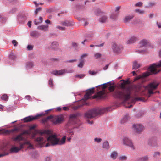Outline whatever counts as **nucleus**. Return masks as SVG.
<instances>
[{"mask_svg": "<svg viewBox=\"0 0 161 161\" xmlns=\"http://www.w3.org/2000/svg\"><path fill=\"white\" fill-rule=\"evenodd\" d=\"M123 144L126 146H127L133 149H134V147L132 141L128 137L125 136L123 138Z\"/></svg>", "mask_w": 161, "mask_h": 161, "instance_id": "obj_14", "label": "nucleus"}, {"mask_svg": "<svg viewBox=\"0 0 161 161\" xmlns=\"http://www.w3.org/2000/svg\"><path fill=\"white\" fill-rule=\"evenodd\" d=\"M132 128L136 133L140 134L143 131L144 127L141 124H136L132 125Z\"/></svg>", "mask_w": 161, "mask_h": 161, "instance_id": "obj_12", "label": "nucleus"}, {"mask_svg": "<svg viewBox=\"0 0 161 161\" xmlns=\"http://www.w3.org/2000/svg\"><path fill=\"white\" fill-rule=\"evenodd\" d=\"M161 60L159 63H156L151 64L148 69L147 72L143 74V77H146L151 74H155L158 73L160 70Z\"/></svg>", "mask_w": 161, "mask_h": 161, "instance_id": "obj_5", "label": "nucleus"}, {"mask_svg": "<svg viewBox=\"0 0 161 161\" xmlns=\"http://www.w3.org/2000/svg\"><path fill=\"white\" fill-rule=\"evenodd\" d=\"M128 117L127 116H125L121 120V123L122 124H124L128 120Z\"/></svg>", "mask_w": 161, "mask_h": 161, "instance_id": "obj_38", "label": "nucleus"}, {"mask_svg": "<svg viewBox=\"0 0 161 161\" xmlns=\"http://www.w3.org/2000/svg\"><path fill=\"white\" fill-rule=\"evenodd\" d=\"M140 67V64H138L135 61L133 63L132 68L133 69H137Z\"/></svg>", "mask_w": 161, "mask_h": 161, "instance_id": "obj_29", "label": "nucleus"}, {"mask_svg": "<svg viewBox=\"0 0 161 161\" xmlns=\"http://www.w3.org/2000/svg\"><path fill=\"white\" fill-rule=\"evenodd\" d=\"M0 21L2 22V23H3L6 21V19L4 17L0 15Z\"/></svg>", "mask_w": 161, "mask_h": 161, "instance_id": "obj_48", "label": "nucleus"}, {"mask_svg": "<svg viewBox=\"0 0 161 161\" xmlns=\"http://www.w3.org/2000/svg\"><path fill=\"white\" fill-rule=\"evenodd\" d=\"M48 25H42L38 26L37 29L41 31H46L48 30Z\"/></svg>", "mask_w": 161, "mask_h": 161, "instance_id": "obj_20", "label": "nucleus"}, {"mask_svg": "<svg viewBox=\"0 0 161 161\" xmlns=\"http://www.w3.org/2000/svg\"><path fill=\"white\" fill-rule=\"evenodd\" d=\"M137 52L139 53H145L147 52V50L145 49L141 50L138 49L137 50Z\"/></svg>", "mask_w": 161, "mask_h": 161, "instance_id": "obj_45", "label": "nucleus"}, {"mask_svg": "<svg viewBox=\"0 0 161 161\" xmlns=\"http://www.w3.org/2000/svg\"><path fill=\"white\" fill-rule=\"evenodd\" d=\"M109 109V108H107L92 109L88 111L85 114V117L88 119L94 118L98 115L108 111Z\"/></svg>", "mask_w": 161, "mask_h": 161, "instance_id": "obj_6", "label": "nucleus"}, {"mask_svg": "<svg viewBox=\"0 0 161 161\" xmlns=\"http://www.w3.org/2000/svg\"><path fill=\"white\" fill-rule=\"evenodd\" d=\"M148 41L146 39H143L141 40L140 42L139 48L143 47L145 48L149 44Z\"/></svg>", "mask_w": 161, "mask_h": 161, "instance_id": "obj_18", "label": "nucleus"}, {"mask_svg": "<svg viewBox=\"0 0 161 161\" xmlns=\"http://www.w3.org/2000/svg\"><path fill=\"white\" fill-rule=\"evenodd\" d=\"M150 141L151 142L154 141L155 142L156 141V139L155 137H152L150 139Z\"/></svg>", "mask_w": 161, "mask_h": 161, "instance_id": "obj_63", "label": "nucleus"}, {"mask_svg": "<svg viewBox=\"0 0 161 161\" xmlns=\"http://www.w3.org/2000/svg\"><path fill=\"white\" fill-rule=\"evenodd\" d=\"M133 18V17L131 16H127L125 17L124 19V22L125 23H127L131 19Z\"/></svg>", "mask_w": 161, "mask_h": 161, "instance_id": "obj_35", "label": "nucleus"}, {"mask_svg": "<svg viewBox=\"0 0 161 161\" xmlns=\"http://www.w3.org/2000/svg\"><path fill=\"white\" fill-rule=\"evenodd\" d=\"M156 24L159 28H161V23L158 22H157Z\"/></svg>", "mask_w": 161, "mask_h": 161, "instance_id": "obj_64", "label": "nucleus"}, {"mask_svg": "<svg viewBox=\"0 0 161 161\" xmlns=\"http://www.w3.org/2000/svg\"><path fill=\"white\" fill-rule=\"evenodd\" d=\"M61 24L67 27L71 26L72 24L69 21H65L61 23Z\"/></svg>", "mask_w": 161, "mask_h": 161, "instance_id": "obj_28", "label": "nucleus"}, {"mask_svg": "<svg viewBox=\"0 0 161 161\" xmlns=\"http://www.w3.org/2000/svg\"><path fill=\"white\" fill-rule=\"evenodd\" d=\"M135 11L138 13L139 14H144L145 12L144 10H140L138 9H135Z\"/></svg>", "mask_w": 161, "mask_h": 161, "instance_id": "obj_41", "label": "nucleus"}, {"mask_svg": "<svg viewBox=\"0 0 161 161\" xmlns=\"http://www.w3.org/2000/svg\"><path fill=\"white\" fill-rule=\"evenodd\" d=\"M56 27L57 29H58L60 30H64L65 29V28L64 27L57 26Z\"/></svg>", "mask_w": 161, "mask_h": 161, "instance_id": "obj_60", "label": "nucleus"}, {"mask_svg": "<svg viewBox=\"0 0 161 161\" xmlns=\"http://www.w3.org/2000/svg\"><path fill=\"white\" fill-rule=\"evenodd\" d=\"M89 74L91 75H94L97 74V72H95L94 71H92L89 70L88 71Z\"/></svg>", "mask_w": 161, "mask_h": 161, "instance_id": "obj_51", "label": "nucleus"}, {"mask_svg": "<svg viewBox=\"0 0 161 161\" xmlns=\"http://www.w3.org/2000/svg\"><path fill=\"white\" fill-rule=\"evenodd\" d=\"M102 54L99 53H96L94 54V56L96 59L100 58Z\"/></svg>", "mask_w": 161, "mask_h": 161, "instance_id": "obj_43", "label": "nucleus"}, {"mask_svg": "<svg viewBox=\"0 0 161 161\" xmlns=\"http://www.w3.org/2000/svg\"><path fill=\"white\" fill-rule=\"evenodd\" d=\"M107 17L105 15H103L99 19V21L101 23H104L107 21Z\"/></svg>", "mask_w": 161, "mask_h": 161, "instance_id": "obj_24", "label": "nucleus"}, {"mask_svg": "<svg viewBox=\"0 0 161 161\" xmlns=\"http://www.w3.org/2000/svg\"><path fill=\"white\" fill-rule=\"evenodd\" d=\"M95 14L97 16H99L101 13V11L99 9H96L94 11Z\"/></svg>", "mask_w": 161, "mask_h": 161, "instance_id": "obj_37", "label": "nucleus"}, {"mask_svg": "<svg viewBox=\"0 0 161 161\" xmlns=\"http://www.w3.org/2000/svg\"><path fill=\"white\" fill-rule=\"evenodd\" d=\"M68 133H69V135L71 136L74 134V132L71 130H69L68 131Z\"/></svg>", "mask_w": 161, "mask_h": 161, "instance_id": "obj_56", "label": "nucleus"}, {"mask_svg": "<svg viewBox=\"0 0 161 161\" xmlns=\"http://www.w3.org/2000/svg\"><path fill=\"white\" fill-rule=\"evenodd\" d=\"M9 58L12 60H14L16 58L15 56L12 53H10L9 55Z\"/></svg>", "mask_w": 161, "mask_h": 161, "instance_id": "obj_47", "label": "nucleus"}, {"mask_svg": "<svg viewBox=\"0 0 161 161\" xmlns=\"http://www.w3.org/2000/svg\"><path fill=\"white\" fill-rule=\"evenodd\" d=\"M49 85H50L51 87H53V82L52 80L51 79H50L49 81Z\"/></svg>", "mask_w": 161, "mask_h": 161, "instance_id": "obj_54", "label": "nucleus"}, {"mask_svg": "<svg viewBox=\"0 0 161 161\" xmlns=\"http://www.w3.org/2000/svg\"><path fill=\"white\" fill-rule=\"evenodd\" d=\"M30 35L31 37H37L39 35V34L37 31H34L30 32Z\"/></svg>", "mask_w": 161, "mask_h": 161, "instance_id": "obj_27", "label": "nucleus"}, {"mask_svg": "<svg viewBox=\"0 0 161 161\" xmlns=\"http://www.w3.org/2000/svg\"><path fill=\"white\" fill-rule=\"evenodd\" d=\"M112 48L115 52H118V47L116 44L113 43L112 44Z\"/></svg>", "mask_w": 161, "mask_h": 161, "instance_id": "obj_39", "label": "nucleus"}, {"mask_svg": "<svg viewBox=\"0 0 161 161\" xmlns=\"http://www.w3.org/2000/svg\"><path fill=\"white\" fill-rule=\"evenodd\" d=\"M103 148L105 149L108 150L110 148L109 143L108 141L104 142L102 145Z\"/></svg>", "mask_w": 161, "mask_h": 161, "instance_id": "obj_25", "label": "nucleus"}, {"mask_svg": "<svg viewBox=\"0 0 161 161\" xmlns=\"http://www.w3.org/2000/svg\"><path fill=\"white\" fill-rule=\"evenodd\" d=\"M37 133L40 135H49L47 138V140L48 142L45 145V146L46 147L50 146H54L57 145H62L64 144L66 142V136H64L61 140L57 138L55 135H50L51 132L49 130H37Z\"/></svg>", "mask_w": 161, "mask_h": 161, "instance_id": "obj_3", "label": "nucleus"}, {"mask_svg": "<svg viewBox=\"0 0 161 161\" xmlns=\"http://www.w3.org/2000/svg\"><path fill=\"white\" fill-rule=\"evenodd\" d=\"M14 141L17 142V143L19 145V147L13 146L10 149V151L11 153H17L22 149L25 146L27 145L26 144H29V142L27 141L22 142L19 141Z\"/></svg>", "mask_w": 161, "mask_h": 161, "instance_id": "obj_8", "label": "nucleus"}, {"mask_svg": "<svg viewBox=\"0 0 161 161\" xmlns=\"http://www.w3.org/2000/svg\"><path fill=\"white\" fill-rule=\"evenodd\" d=\"M108 85H110V86L108 87V90L110 92H112L114 90L115 87L114 86L112 85L111 82L110 81L100 85L99 86H101V87H102V89H103L105 88ZM99 86H97L96 87H97Z\"/></svg>", "mask_w": 161, "mask_h": 161, "instance_id": "obj_15", "label": "nucleus"}, {"mask_svg": "<svg viewBox=\"0 0 161 161\" xmlns=\"http://www.w3.org/2000/svg\"><path fill=\"white\" fill-rule=\"evenodd\" d=\"M72 70H70L68 71L66 69H63L59 70H55L51 72V73L56 75H59L64 74L65 73H70L73 72Z\"/></svg>", "mask_w": 161, "mask_h": 161, "instance_id": "obj_13", "label": "nucleus"}, {"mask_svg": "<svg viewBox=\"0 0 161 161\" xmlns=\"http://www.w3.org/2000/svg\"><path fill=\"white\" fill-rule=\"evenodd\" d=\"M127 84L125 82L121 83L120 84V86L121 90H115L113 93L114 97L123 100L124 102H125L131 98V89L135 92H137L140 89L139 87L136 85H134L131 87L130 86L126 87L125 85Z\"/></svg>", "mask_w": 161, "mask_h": 161, "instance_id": "obj_1", "label": "nucleus"}, {"mask_svg": "<svg viewBox=\"0 0 161 161\" xmlns=\"http://www.w3.org/2000/svg\"><path fill=\"white\" fill-rule=\"evenodd\" d=\"M12 43L13 44L14 46H17V43H18L17 41L14 40H12Z\"/></svg>", "mask_w": 161, "mask_h": 161, "instance_id": "obj_55", "label": "nucleus"}, {"mask_svg": "<svg viewBox=\"0 0 161 161\" xmlns=\"http://www.w3.org/2000/svg\"><path fill=\"white\" fill-rule=\"evenodd\" d=\"M97 97L101 98H105L106 96V94L104 91H100L99 92L97 95L96 96Z\"/></svg>", "mask_w": 161, "mask_h": 161, "instance_id": "obj_19", "label": "nucleus"}, {"mask_svg": "<svg viewBox=\"0 0 161 161\" xmlns=\"http://www.w3.org/2000/svg\"><path fill=\"white\" fill-rule=\"evenodd\" d=\"M160 153L159 152H154L153 154V156L155 158L160 156Z\"/></svg>", "mask_w": 161, "mask_h": 161, "instance_id": "obj_46", "label": "nucleus"}, {"mask_svg": "<svg viewBox=\"0 0 161 161\" xmlns=\"http://www.w3.org/2000/svg\"><path fill=\"white\" fill-rule=\"evenodd\" d=\"M118 155V154L116 151H113L110 154V157L113 160H115L117 158Z\"/></svg>", "mask_w": 161, "mask_h": 161, "instance_id": "obj_21", "label": "nucleus"}, {"mask_svg": "<svg viewBox=\"0 0 161 161\" xmlns=\"http://www.w3.org/2000/svg\"><path fill=\"white\" fill-rule=\"evenodd\" d=\"M37 133L40 135H49L47 138V140L48 142L45 145V146L46 147L50 146H54L57 145H62L64 144L66 142V136H64L61 140L57 138L55 135H50L51 132L49 130H37Z\"/></svg>", "mask_w": 161, "mask_h": 161, "instance_id": "obj_2", "label": "nucleus"}, {"mask_svg": "<svg viewBox=\"0 0 161 161\" xmlns=\"http://www.w3.org/2000/svg\"><path fill=\"white\" fill-rule=\"evenodd\" d=\"M87 54H86V53H85V54H82L80 57V60H82V59L83 58L87 56Z\"/></svg>", "mask_w": 161, "mask_h": 161, "instance_id": "obj_57", "label": "nucleus"}, {"mask_svg": "<svg viewBox=\"0 0 161 161\" xmlns=\"http://www.w3.org/2000/svg\"><path fill=\"white\" fill-rule=\"evenodd\" d=\"M1 98L2 100L7 101L8 99V97L6 94H4L1 97Z\"/></svg>", "mask_w": 161, "mask_h": 161, "instance_id": "obj_36", "label": "nucleus"}, {"mask_svg": "<svg viewBox=\"0 0 161 161\" xmlns=\"http://www.w3.org/2000/svg\"><path fill=\"white\" fill-rule=\"evenodd\" d=\"M53 117V115H51L49 116H47V117L45 118L42 119L41 121V123L43 124H44L45 123L47 122L48 120L49 119H52Z\"/></svg>", "mask_w": 161, "mask_h": 161, "instance_id": "obj_22", "label": "nucleus"}, {"mask_svg": "<svg viewBox=\"0 0 161 161\" xmlns=\"http://www.w3.org/2000/svg\"><path fill=\"white\" fill-rule=\"evenodd\" d=\"M80 60V62L79 64L78 65V67L79 68H82L83 67V64L84 61L83 60Z\"/></svg>", "mask_w": 161, "mask_h": 161, "instance_id": "obj_40", "label": "nucleus"}, {"mask_svg": "<svg viewBox=\"0 0 161 161\" xmlns=\"http://www.w3.org/2000/svg\"><path fill=\"white\" fill-rule=\"evenodd\" d=\"M24 134L29 135L30 132L28 131L25 130L20 134L16 136L13 137L12 140L13 141H23V142H25L26 141H28L29 144H26L27 145H28L27 148L31 149H33V145L31 143L30 141L23 136Z\"/></svg>", "mask_w": 161, "mask_h": 161, "instance_id": "obj_7", "label": "nucleus"}, {"mask_svg": "<svg viewBox=\"0 0 161 161\" xmlns=\"http://www.w3.org/2000/svg\"><path fill=\"white\" fill-rule=\"evenodd\" d=\"M158 85V84L156 82H153L150 83L147 86L149 94H151L157 92L158 93V91H156L155 92H154L153 91V90L157 88Z\"/></svg>", "mask_w": 161, "mask_h": 161, "instance_id": "obj_11", "label": "nucleus"}, {"mask_svg": "<svg viewBox=\"0 0 161 161\" xmlns=\"http://www.w3.org/2000/svg\"><path fill=\"white\" fill-rule=\"evenodd\" d=\"M76 61H77V60L76 59H72V60H68L67 61V62H69V63H73L74 62H75Z\"/></svg>", "mask_w": 161, "mask_h": 161, "instance_id": "obj_61", "label": "nucleus"}, {"mask_svg": "<svg viewBox=\"0 0 161 161\" xmlns=\"http://www.w3.org/2000/svg\"><path fill=\"white\" fill-rule=\"evenodd\" d=\"M16 10V8H13L12 9H11V10H10V11L9 12V13L10 14H12L14 12H15Z\"/></svg>", "mask_w": 161, "mask_h": 161, "instance_id": "obj_58", "label": "nucleus"}, {"mask_svg": "<svg viewBox=\"0 0 161 161\" xmlns=\"http://www.w3.org/2000/svg\"><path fill=\"white\" fill-rule=\"evenodd\" d=\"M149 158L148 156L146 155L140 158H139V160L140 161H147L148 160Z\"/></svg>", "mask_w": 161, "mask_h": 161, "instance_id": "obj_32", "label": "nucleus"}, {"mask_svg": "<svg viewBox=\"0 0 161 161\" xmlns=\"http://www.w3.org/2000/svg\"><path fill=\"white\" fill-rule=\"evenodd\" d=\"M138 100H142L143 101L145 102V100H142V99L140 97H136L134 99H133L132 100V102H136V101H138Z\"/></svg>", "mask_w": 161, "mask_h": 161, "instance_id": "obj_50", "label": "nucleus"}, {"mask_svg": "<svg viewBox=\"0 0 161 161\" xmlns=\"http://www.w3.org/2000/svg\"><path fill=\"white\" fill-rule=\"evenodd\" d=\"M94 87L90 89L85 94L84 97L83 98V100H86L89 98L90 95L94 93Z\"/></svg>", "mask_w": 161, "mask_h": 161, "instance_id": "obj_16", "label": "nucleus"}, {"mask_svg": "<svg viewBox=\"0 0 161 161\" xmlns=\"http://www.w3.org/2000/svg\"><path fill=\"white\" fill-rule=\"evenodd\" d=\"M34 66L33 63L32 62H28L27 63L26 65V68L27 69H30L32 68Z\"/></svg>", "mask_w": 161, "mask_h": 161, "instance_id": "obj_31", "label": "nucleus"}, {"mask_svg": "<svg viewBox=\"0 0 161 161\" xmlns=\"http://www.w3.org/2000/svg\"><path fill=\"white\" fill-rule=\"evenodd\" d=\"M119 159L121 161H125L127 160V157L125 155H121L119 156Z\"/></svg>", "mask_w": 161, "mask_h": 161, "instance_id": "obj_30", "label": "nucleus"}, {"mask_svg": "<svg viewBox=\"0 0 161 161\" xmlns=\"http://www.w3.org/2000/svg\"><path fill=\"white\" fill-rule=\"evenodd\" d=\"M64 120V117L63 115L60 114L55 116H53L52 119V122L54 125L59 124Z\"/></svg>", "mask_w": 161, "mask_h": 161, "instance_id": "obj_10", "label": "nucleus"}, {"mask_svg": "<svg viewBox=\"0 0 161 161\" xmlns=\"http://www.w3.org/2000/svg\"><path fill=\"white\" fill-rule=\"evenodd\" d=\"M36 141L37 142V146L38 147H42L44 146L43 138L42 137H38L35 139Z\"/></svg>", "mask_w": 161, "mask_h": 161, "instance_id": "obj_17", "label": "nucleus"}, {"mask_svg": "<svg viewBox=\"0 0 161 161\" xmlns=\"http://www.w3.org/2000/svg\"><path fill=\"white\" fill-rule=\"evenodd\" d=\"M117 17V15L115 13L112 14L110 17V18L113 20L116 19Z\"/></svg>", "mask_w": 161, "mask_h": 161, "instance_id": "obj_34", "label": "nucleus"}, {"mask_svg": "<svg viewBox=\"0 0 161 161\" xmlns=\"http://www.w3.org/2000/svg\"><path fill=\"white\" fill-rule=\"evenodd\" d=\"M85 76V75L84 74H81L78 75H75V77H76L77 78H79L80 79H82Z\"/></svg>", "mask_w": 161, "mask_h": 161, "instance_id": "obj_49", "label": "nucleus"}, {"mask_svg": "<svg viewBox=\"0 0 161 161\" xmlns=\"http://www.w3.org/2000/svg\"><path fill=\"white\" fill-rule=\"evenodd\" d=\"M51 158L50 157H46L45 161H51Z\"/></svg>", "mask_w": 161, "mask_h": 161, "instance_id": "obj_62", "label": "nucleus"}, {"mask_svg": "<svg viewBox=\"0 0 161 161\" xmlns=\"http://www.w3.org/2000/svg\"><path fill=\"white\" fill-rule=\"evenodd\" d=\"M87 103H86V102H84L82 104L75 106H74L72 107V109L74 110H76L78 109V108H79L80 107L84 106L86 105H87Z\"/></svg>", "mask_w": 161, "mask_h": 161, "instance_id": "obj_26", "label": "nucleus"}, {"mask_svg": "<svg viewBox=\"0 0 161 161\" xmlns=\"http://www.w3.org/2000/svg\"><path fill=\"white\" fill-rule=\"evenodd\" d=\"M41 8L40 7L38 8H36V10L35 11V14H37L38 13L41 11Z\"/></svg>", "mask_w": 161, "mask_h": 161, "instance_id": "obj_53", "label": "nucleus"}, {"mask_svg": "<svg viewBox=\"0 0 161 161\" xmlns=\"http://www.w3.org/2000/svg\"><path fill=\"white\" fill-rule=\"evenodd\" d=\"M33 46L31 45H28L27 46V49L28 50H32L33 49Z\"/></svg>", "mask_w": 161, "mask_h": 161, "instance_id": "obj_59", "label": "nucleus"}, {"mask_svg": "<svg viewBox=\"0 0 161 161\" xmlns=\"http://www.w3.org/2000/svg\"><path fill=\"white\" fill-rule=\"evenodd\" d=\"M59 45V43L56 41H53L51 43V46L53 47H58Z\"/></svg>", "mask_w": 161, "mask_h": 161, "instance_id": "obj_33", "label": "nucleus"}, {"mask_svg": "<svg viewBox=\"0 0 161 161\" xmlns=\"http://www.w3.org/2000/svg\"><path fill=\"white\" fill-rule=\"evenodd\" d=\"M138 38L137 37L133 36L131 37L127 42L128 44L132 43H134L137 40Z\"/></svg>", "mask_w": 161, "mask_h": 161, "instance_id": "obj_23", "label": "nucleus"}, {"mask_svg": "<svg viewBox=\"0 0 161 161\" xmlns=\"http://www.w3.org/2000/svg\"><path fill=\"white\" fill-rule=\"evenodd\" d=\"M142 5V3L141 2H137L135 4V6L136 7H141Z\"/></svg>", "mask_w": 161, "mask_h": 161, "instance_id": "obj_52", "label": "nucleus"}, {"mask_svg": "<svg viewBox=\"0 0 161 161\" xmlns=\"http://www.w3.org/2000/svg\"><path fill=\"white\" fill-rule=\"evenodd\" d=\"M156 4V3L155 2H150L148 3V5L149 7H153L155 6Z\"/></svg>", "mask_w": 161, "mask_h": 161, "instance_id": "obj_42", "label": "nucleus"}, {"mask_svg": "<svg viewBox=\"0 0 161 161\" xmlns=\"http://www.w3.org/2000/svg\"><path fill=\"white\" fill-rule=\"evenodd\" d=\"M102 141V139L101 138L96 137L94 139V141L97 142V143H99Z\"/></svg>", "mask_w": 161, "mask_h": 161, "instance_id": "obj_44", "label": "nucleus"}, {"mask_svg": "<svg viewBox=\"0 0 161 161\" xmlns=\"http://www.w3.org/2000/svg\"><path fill=\"white\" fill-rule=\"evenodd\" d=\"M51 110V109H49L46 110L45 111V113H44V112H42L40 114H37L35 116H28L24 118L23 119V120L25 122H29L33 120L37 119L39 117L45 115V114H47L48 113V112L50 111Z\"/></svg>", "mask_w": 161, "mask_h": 161, "instance_id": "obj_9", "label": "nucleus"}, {"mask_svg": "<svg viewBox=\"0 0 161 161\" xmlns=\"http://www.w3.org/2000/svg\"><path fill=\"white\" fill-rule=\"evenodd\" d=\"M79 112H75L70 114L69 119L66 126L68 129L78 128L80 126L79 120L78 118L81 116Z\"/></svg>", "mask_w": 161, "mask_h": 161, "instance_id": "obj_4", "label": "nucleus"}]
</instances>
